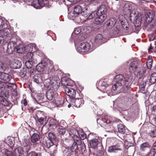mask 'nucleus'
Here are the masks:
<instances>
[{
	"label": "nucleus",
	"mask_w": 156,
	"mask_h": 156,
	"mask_svg": "<svg viewBox=\"0 0 156 156\" xmlns=\"http://www.w3.org/2000/svg\"><path fill=\"white\" fill-rule=\"evenodd\" d=\"M6 83L1 81L0 82V90H2L5 88Z\"/></svg>",
	"instance_id": "nucleus-51"
},
{
	"label": "nucleus",
	"mask_w": 156,
	"mask_h": 156,
	"mask_svg": "<svg viewBox=\"0 0 156 156\" xmlns=\"http://www.w3.org/2000/svg\"><path fill=\"white\" fill-rule=\"evenodd\" d=\"M132 9V6L130 4L128 3H126L123 7L124 12L127 15H130V17L133 18L134 20H137V17L135 12L133 13L131 12Z\"/></svg>",
	"instance_id": "nucleus-5"
},
{
	"label": "nucleus",
	"mask_w": 156,
	"mask_h": 156,
	"mask_svg": "<svg viewBox=\"0 0 156 156\" xmlns=\"http://www.w3.org/2000/svg\"><path fill=\"white\" fill-rule=\"evenodd\" d=\"M2 30V34L4 36H6L9 33L10 30L8 28L6 27H4Z\"/></svg>",
	"instance_id": "nucleus-40"
},
{
	"label": "nucleus",
	"mask_w": 156,
	"mask_h": 156,
	"mask_svg": "<svg viewBox=\"0 0 156 156\" xmlns=\"http://www.w3.org/2000/svg\"><path fill=\"white\" fill-rule=\"evenodd\" d=\"M107 26L109 27L110 28H111L112 27H111V25H110V23H109V21H108L107 22Z\"/></svg>",
	"instance_id": "nucleus-64"
},
{
	"label": "nucleus",
	"mask_w": 156,
	"mask_h": 156,
	"mask_svg": "<svg viewBox=\"0 0 156 156\" xmlns=\"http://www.w3.org/2000/svg\"><path fill=\"white\" fill-rule=\"evenodd\" d=\"M108 21L109 23L111 25V27H113L116 23L115 19L114 18H111Z\"/></svg>",
	"instance_id": "nucleus-45"
},
{
	"label": "nucleus",
	"mask_w": 156,
	"mask_h": 156,
	"mask_svg": "<svg viewBox=\"0 0 156 156\" xmlns=\"http://www.w3.org/2000/svg\"><path fill=\"white\" fill-rule=\"evenodd\" d=\"M140 62L138 60H135L131 62L129 64V71L132 72L135 71L140 65Z\"/></svg>",
	"instance_id": "nucleus-12"
},
{
	"label": "nucleus",
	"mask_w": 156,
	"mask_h": 156,
	"mask_svg": "<svg viewBox=\"0 0 156 156\" xmlns=\"http://www.w3.org/2000/svg\"><path fill=\"white\" fill-rule=\"evenodd\" d=\"M61 84L64 86H70L69 80L66 78H63L61 80Z\"/></svg>",
	"instance_id": "nucleus-34"
},
{
	"label": "nucleus",
	"mask_w": 156,
	"mask_h": 156,
	"mask_svg": "<svg viewBox=\"0 0 156 156\" xmlns=\"http://www.w3.org/2000/svg\"><path fill=\"white\" fill-rule=\"evenodd\" d=\"M101 141L100 139L98 136H96L95 138L90 140L89 144L90 147L93 149H97L98 143Z\"/></svg>",
	"instance_id": "nucleus-11"
},
{
	"label": "nucleus",
	"mask_w": 156,
	"mask_h": 156,
	"mask_svg": "<svg viewBox=\"0 0 156 156\" xmlns=\"http://www.w3.org/2000/svg\"><path fill=\"white\" fill-rule=\"evenodd\" d=\"M150 136L152 137H156V128L152 129L149 133Z\"/></svg>",
	"instance_id": "nucleus-44"
},
{
	"label": "nucleus",
	"mask_w": 156,
	"mask_h": 156,
	"mask_svg": "<svg viewBox=\"0 0 156 156\" xmlns=\"http://www.w3.org/2000/svg\"><path fill=\"white\" fill-rule=\"evenodd\" d=\"M103 126L106 130V131L109 132H112L114 131V129L113 127H111L110 124H108L107 123H104Z\"/></svg>",
	"instance_id": "nucleus-24"
},
{
	"label": "nucleus",
	"mask_w": 156,
	"mask_h": 156,
	"mask_svg": "<svg viewBox=\"0 0 156 156\" xmlns=\"http://www.w3.org/2000/svg\"><path fill=\"white\" fill-rule=\"evenodd\" d=\"M150 146L147 142H144L141 144L140 146V150L142 151H144L150 148Z\"/></svg>",
	"instance_id": "nucleus-23"
},
{
	"label": "nucleus",
	"mask_w": 156,
	"mask_h": 156,
	"mask_svg": "<svg viewBox=\"0 0 156 156\" xmlns=\"http://www.w3.org/2000/svg\"><path fill=\"white\" fill-rule=\"evenodd\" d=\"M155 153L151 150L149 154V156H154Z\"/></svg>",
	"instance_id": "nucleus-59"
},
{
	"label": "nucleus",
	"mask_w": 156,
	"mask_h": 156,
	"mask_svg": "<svg viewBox=\"0 0 156 156\" xmlns=\"http://www.w3.org/2000/svg\"><path fill=\"white\" fill-rule=\"evenodd\" d=\"M122 26L123 29L127 30L129 28V26L128 23L123 22L122 21L121 22Z\"/></svg>",
	"instance_id": "nucleus-47"
},
{
	"label": "nucleus",
	"mask_w": 156,
	"mask_h": 156,
	"mask_svg": "<svg viewBox=\"0 0 156 156\" xmlns=\"http://www.w3.org/2000/svg\"><path fill=\"white\" fill-rule=\"evenodd\" d=\"M150 82L151 84H154L156 82V73H154L150 76Z\"/></svg>",
	"instance_id": "nucleus-30"
},
{
	"label": "nucleus",
	"mask_w": 156,
	"mask_h": 156,
	"mask_svg": "<svg viewBox=\"0 0 156 156\" xmlns=\"http://www.w3.org/2000/svg\"><path fill=\"white\" fill-rule=\"evenodd\" d=\"M132 79L133 76L131 75H128L124 78L122 75L119 74L115 76V80L116 83H119L120 86H123V90L126 93L130 89Z\"/></svg>",
	"instance_id": "nucleus-1"
},
{
	"label": "nucleus",
	"mask_w": 156,
	"mask_h": 156,
	"mask_svg": "<svg viewBox=\"0 0 156 156\" xmlns=\"http://www.w3.org/2000/svg\"><path fill=\"white\" fill-rule=\"evenodd\" d=\"M92 42L96 46H99L105 42L103 35L101 34H98L96 35L92 39Z\"/></svg>",
	"instance_id": "nucleus-6"
},
{
	"label": "nucleus",
	"mask_w": 156,
	"mask_h": 156,
	"mask_svg": "<svg viewBox=\"0 0 156 156\" xmlns=\"http://www.w3.org/2000/svg\"><path fill=\"white\" fill-rule=\"evenodd\" d=\"M140 85L141 86V88H144L146 85V81L145 80H143L141 81L140 83Z\"/></svg>",
	"instance_id": "nucleus-50"
},
{
	"label": "nucleus",
	"mask_w": 156,
	"mask_h": 156,
	"mask_svg": "<svg viewBox=\"0 0 156 156\" xmlns=\"http://www.w3.org/2000/svg\"><path fill=\"white\" fill-rule=\"evenodd\" d=\"M54 67L52 65H48L46 67V69L48 70V72H50L51 71H52L53 70Z\"/></svg>",
	"instance_id": "nucleus-52"
},
{
	"label": "nucleus",
	"mask_w": 156,
	"mask_h": 156,
	"mask_svg": "<svg viewBox=\"0 0 156 156\" xmlns=\"http://www.w3.org/2000/svg\"><path fill=\"white\" fill-rule=\"evenodd\" d=\"M1 156H13V154L11 151L5 149L2 152Z\"/></svg>",
	"instance_id": "nucleus-28"
},
{
	"label": "nucleus",
	"mask_w": 156,
	"mask_h": 156,
	"mask_svg": "<svg viewBox=\"0 0 156 156\" xmlns=\"http://www.w3.org/2000/svg\"><path fill=\"white\" fill-rule=\"evenodd\" d=\"M4 101V98L1 94H0V102Z\"/></svg>",
	"instance_id": "nucleus-62"
},
{
	"label": "nucleus",
	"mask_w": 156,
	"mask_h": 156,
	"mask_svg": "<svg viewBox=\"0 0 156 156\" xmlns=\"http://www.w3.org/2000/svg\"><path fill=\"white\" fill-rule=\"evenodd\" d=\"M31 51L30 50H29L27 53V56L30 55V56L29 57V60L25 62V65L27 67L28 69L31 68L34 64V63H35L34 61L33 62V59L34 57L33 56V54L30 53Z\"/></svg>",
	"instance_id": "nucleus-10"
},
{
	"label": "nucleus",
	"mask_w": 156,
	"mask_h": 156,
	"mask_svg": "<svg viewBox=\"0 0 156 156\" xmlns=\"http://www.w3.org/2000/svg\"><path fill=\"white\" fill-rule=\"evenodd\" d=\"M155 16L154 12L152 11L147 13L146 17V20L148 22H151L154 19Z\"/></svg>",
	"instance_id": "nucleus-20"
},
{
	"label": "nucleus",
	"mask_w": 156,
	"mask_h": 156,
	"mask_svg": "<svg viewBox=\"0 0 156 156\" xmlns=\"http://www.w3.org/2000/svg\"><path fill=\"white\" fill-rule=\"evenodd\" d=\"M6 143L10 147H12L13 145V142L9 138H8L6 140Z\"/></svg>",
	"instance_id": "nucleus-46"
},
{
	"label": "nucleus",
	"mask_w": 156,
	"mask_h": 156,
	"mask_svg": "<svg viewBox=\"0 0 156 156\" xmlns=\"http://www.w3.org/2000/svg\"><path fill=\"white\" fill-rule=\"evenodd\" d=\"M11 76L5 73L0 72V79L6 82H10L12 79Z\"/></svg>",
	"instance_id": "nucleus-13"
},
{
	"label": "nucleus",
	"mask_w": 156,
	"mask_h": 156,
	"mask_svg": "<svg viewBox=\"0 0 156 156\" xmlns=\"http://www.w3.org/2000/svg\"><path fill=\"white\" fill-rule=\"evenodd\" d=\"M6 26L4 21L2 19H0V30H2L4 27Z\"/></svg>",
	"instance_id": "nucleus-42"
},
{
	"label": "nucleus",
	"mask_w": 156,
	"mask_h": 156,
	"mask_svg": "<svg viewBox=\"0 0 156 156\" xmlns=\"http://www.w3.org/2000/svg\"><path fill=\"white\" fill-rule=\"evenodd\" d=\"M47 66V63L45 61H43L37 65L36 67V69L38 72H42L46 69Z\"/></svg>",
	"instance_id": "nucleus-14"
},
{
	"label": "nucleus",
	"mask_w": 156,
	"mask_h": 156,
	"mask_svg": "<svg viewBox=\"0 0 156 156\" xmlns=\"http://www.w3.org/2000/svg\"><path fill=\"white\" fill-rule=\"evenodd\" d=\"M32 6L36 8H38L40 6H43L41 5V4L39 3L38 0H35L33 1L31 3Z\"/></svg>",
	"instance_id": "nucleus-31"
},
{
	"label": "nucleus",
	"mask_w": 156,
	"mask_h": 156,
	"mask_svg": "<svg viewBox=\"0 0 156 156\" xmlns=\"http://www.w3.org/2000/svg\"><path fill=\"white\" fill-rule=\"evenodd\" d=\"M50 80L51 83L54 85V86H58L59 84V79L57 76H51L50 77Z\"/></svg>",
	"instance_id": "nucleus-19"
},
{
	"label": "nucleus",
	"mask_w": 156,
	"mask_h": 156,
	"mask_svg": "<svg viewBox=\"0 0 156 156\" xmlns=\"http://www.w3.org/2000/svg\"><path fill=\"white\" fill-rule=\"evenodd\" d=\"M97 16V12L96 11L92 12L90 13L89 14L87 19L88 20H91L94 18L96 16Z\"/></svg>",
	"instance_id": "nucleus-36"
},
{
	"label": "nucleus",
	"mask_w": 156,
	"mask_h": 156,
	"mask_svg": "<svg viewBox=\"0 0 156 156\" xmlns=\"http://www.w3.org/2000/svg\"><path fill=\"white\" fill-rule=\"evenodd\" d=\"M121 150V149L120 148L119 146L114 145L109 147L108 151L110 153L116 152L117 151Z\"/></svg>",
	"instance_id": "nucleus-25"
},
{
	"label": "nucleus",
	"mask_w": 156,
	"mask_h": 156,
	"mask_svg": "<svg viewBox=\"0 0 156 156\" xmlns=\"http://www.w3.org/2000/svg\"><path fill=\"white\" fill-rule=\"evenodd\" d=\"M46 75L43 73L36 74L34 76V81L38 84H41L47 79L45 77Z\"/></svg>",
	"instance_id": "nucleus-7"
},
{
	"label": "nucleus",
	"mask_w": 156,
	"mask_h": 156,
	"mask_svg": "<svg viewBox=\"0 0 156 156\" xmlns=\"http://www.w3.org/2000/svg\"><path fill=\"white\" fill-rule=\"evenodd\" d=\"M108 84L106 81H103L101 83V89L105 90L106 88L108 87Z\"/></svg>",
	"instance_id": "nucleus-37"
},
{
	"label": "nucleus",
	"mask_w": 156,
	"mask_h": 156,
	"mask_svg": "<svg viewBox=\"0 0 156 156\" xmlns=\"http://www.w3.org/2000/svg\"><path fill=\"white\" fill-rule=\"evenodd\" d=\"M152 59L150 60V61L147 62V66L148 69H150L152 67Z\"/></svg>",
	"instance_id": "nucleus-55"
},
{
	"label": "nucleus",
	"mask_w": 156,
	"mask_h": 156,
	"mask_svg": "<svg viewBox=\"0 0 156 156\" xmlns=\"http://www.w3.org/2000/svg\"><path fill=\"white\" fill-rule=\"evenodd\" d=\"M118 131L119 133L124 134L126 132L125 127L122 124H120L118 126Z\"/></svg>",
	"instance_id": "nucleus-32"
},
{
	"label": "nucleus",
	"mask_w": 156,
	"mask_h": 156,
	"mask_svg": "<svg viewBox=\"0 0 156 156\" xmlns=\"http://www.w3.org/2000/svg\"><path fill=\"white\" fill-rule=\"evenodd\" d=\"M58 135L61 137L63 136L66 133L65 129L62 126L58 129Z\"/></svg>",
	"instance_id": "nucleus-35"
},
{
	"label": "nucleus",
	"mask_w": 156,
	"mask_h": 156,
	"mask_svg": "<svg viewBox=\"0 0 156 156\" xmlns=\"http://www.w3.org/2000/svg\"><path fill=\"white\" fill-rule=\"evenodd\" d=\"M16 85L14 83H6L5 88L12 90L13 89L14 87Z\"/></svg>",
	"instance_id": "nucleus-38"
},
{
	"label": "nucleus",
	"mask_w": 156,
	"mask_h": 156,
	"mask_svg": "<svg viewBox=\"0 0 156 156\" xmlns=\"http://www.w3.org/2000/svg\"><path fill=\"white\" fill-rule=\"evenodd\" d=\"M88 10H87V9H85L83 11V12H82V13H81V14L85 17H88Z\"/></svg>",
	"instance_id": "nucleus-54"
},
{
	"label": "nucleus",
	"mask_w": 156,
	"mask_h": 156,
	"mask_svg": "<svg viewBox=\"0 0 156 156\" xmlns=\"http://www.w3.org/2000/svg\"><path fill=\"white\" fill-rule=\"evenodd\" d=\"M26 72L24 70H21L20 72V75L22 77H23L25 76Z\"/></svg>",
	"instance_id": "nucleus-56"
},
{
	"label": "nucleus",
	"mask_w": 156,
	"mask_h": 156,
	"mask_svg": "<svg viewBox=\"0 0 156 156\" xmlns=\"http://www.w3.org/2000/svg\"><path fill=\"white\" fill-rule=\"evenodd\" d=\"M56 103L58 105H62L63 104V101L62 99L59 98L56 101Z\"/></svg>",
	"instance_id": "nucleus-53"
},
{
	"label": "nucleus",
	"mask_w": 156,
	"mask_h": 156,
	"mask_svg": "<svg viewBox=\"0 0 156 156\" xmlns=\"http://www.w3.org/2000/svg\"><path fill=\"white\" fill-rule=\"evenodd\" d=\"M97 15H107V7L104 5H101L97 12Z\"/></svg>",
	"instance_id": "nucleus-15"
},
{
	"label": "nucleus",
	"mask_w": 156,
	"mask_h": 156,
	"mask_svg": "<svg viewBox=\"0 0 156 156\" xmlns=\"http://www.w3.org/2000/svg\"><path fill=\"white\" fill-rule=\"evenodd\" d=\"M22 66V63L20 61L15 60L11 62L10 66L12 69H17L20 68Z\"/></svg>",
	"instance_id": "nucleus-16"
},
{
	"label": "nucleus",
	"mask_w": 156,
	"mask_h": 156,
	"mask_svg": "<svg viewBox=\"0 0 156 156\" xmlns=\"http://www.w3.org/2000/svg\"><path fill=\"white\" fill-rule=\"evenodd\" d=\"M98 16L95 19V23H102L106 18L107 15H97Z\"/></svg>",
	"instance_id": "nucleus-18"
},
{
	"label": "nucleus",
	"mask_w": 156,
	"mask_h": 156,
	"mask_svg": "<svg viewBox=\"0 0 156 156\" xmlns=\"http://www.w3.org/2000/svg\"><path fill=\"white\" fill-rule=\"evenodd\" d=\"M91 48L90 43L87 42H83L79 44L77 50L79 52L83 54L90 52Z\"/></svg>",
	"instance_id": "nucleus-3"
},
{
	"label": "nucleus",
	"mask_w": 156,
	"mask_h": 156,
	"mask_svg": "<svg viewBox=\"0 0 156 156\" xmlns=\"http://www.w3.org/2000/svg\"><path fill=\"white\" fill-rule=\"evenodd\" d=\"M16 42L14 41H10L8 44L6 52L11 54L14 52L21 53L23 52V49L20 46H16Z\"/></svg>",
	"instance_id": "nucleus-2"
},
{
	"label": "nucleus",
	"mask_w": 156,
	"mask_h": 156,
	"mask_svg": "<svg viewBox=\"0 0 156 156\" xmlns=\"http://www.w3.org/2000/svg\"><path fill=\"white\" fill-rule=\"evenodd\" d=\"M36 116L37 122H39L40 124H43L46 119L44 112L39 110L37 111L36 112Z\"/></svg>",
	"instance_id": "nucleus-8"
},
{
	"label": "nucleus",
	"mask_w": 156,
	"mask_h": 156,
	"mask_svg": "<svg viewBox=\"0 0 156 156\" xmlns=\"http://www.w3.org/2000/svg\"><path fill=\"white\" fill-rule=\"evenodd\" d=\"M23 145L24 147H25L27 151H29L30 149V142L29 140H25L23 143Z\"/></svg>",
	"instance_id": "nucleus-29"
},
{
	"label": "nucleus",
	"mask_w": 156,
	"mask_h": 156,
	"mask_svg": "<svg viewBox=\"0 0 156 156\" xmlns=\"http://www.w3.org/2000/svg\"><path fill=\"white\" fill-rule=\"evenodd\" d=\"M23 148L20 147L16 148L15 150L16 156H22L23 154Z\"/></svg>",
	"instance_id": "nucleus-26"
},
{
	"label": "nucleus",
	"mask_w": 156,
	"mask_h": 156,
	"mask_svg": "<svg viewBox=\"0 0 156 156\" xmlns=\"http://www.w3.org/2000/svg\"><path fill=\"white\" fill-rule=\"evenodd\" d=\"M125 144L127 148L133 145V143L130 142L129 143H128L127 142L125 143Z\"/></svg>",
	"instance_id": "nucleus-57"
},
{
	"label": "nucleus",
	"mask_w": 156,
	"mask_h": 156,
	"mask_svg": "<svg viewBox=\"0 0 156 156\" xmlns=\"http://www.w3.org/2000/svg\"><path fill=\"white\" fill-rule=\"evenodd\" d=\"M4 42V38L2 36H0V46H1L3 44Z\"/></svg>",
	"instance_id": "nucleus-58"
},
{
	"label": "nucleus",
	"mask_w": 156,
	"mask_h": 156,
	"mask_svg": "<svg viewBox=\"0 0 156 156\" xmlns=\"http://www.w3.org/2000/svg\"><path fill=\"white\" fill-rule=\"evenodd\" d=\"M39 3L41 4V5H43L44 4V2L47 0H38Z\"/></svg>",
	"instance_id": "nucleus-60"
},
{
	"label": "nucleus",
	"mask_w": 156,
	"mask_h": 156,
	"mask_svg": "<svg viewBox=\"0 0 156 156\" xmlns=\"http://www.w3.org/2000/svg\"><path fill=\"white\" fill-rule=\"evenodd\" d=\"M40 140V136L37 133H34L31 137V140L33 143L35 144Z\"/></svg>",
	"instance_id": "nucleus-21"
},
{
	"label": "nucleus",
	"mask_w": 156,
	"mask_h": 156,
	"mask_svg": "<svg viewBox=\"0 0 156 156\" xmlns=\"http://www.w3.org/2000/svg\"><path fill=\"white\" fill-rule=\"evenodd\" d=\"M122 86H120L119 84V83H116L112 87V89L114 90H117L118 88H119V87H122Z\"/></svg>",
	"instance_id": "nucleus-49"
},
{
	"label": "nucleus",
	"mask_w": 156,
	"mask_h": 156,
	"mask_svg": "<svg viewBox=\"0 0 156 156\" xmlns=\"http://www.w3.org/2000/svg\"><path fill=\"white\" fill-rule=\"evenodd\" d=\"M82 13V9L80 5H77L74 7L73 14L75 16L81 15Z\"/></svg>",
	"instance_id": "nucleus-22"
},
{
	"label": "nucleus",
	"mask_w": 156,
	"mask_h": 156,
	"mask_svg": "<svg viewBox=\"0 0 156 156\" xmlns=\"http://www.w3.org/2000/svg\"><path fill=\"white\" fill-rule=\"evenodd\" d=\"M7 68V65L5 63L0 62V71L5 70Z\"/></svg>",
	"instance_id": "nucleus-41"
},
{
	"label": "nucleus",
	"mask_w": 156,
	"mask_h": 156,
	"mask_svg": "<svg viewBox=\"0 0 156 156\" xmlns=\"http://www.w3.org/2000/svg\"><path fill=\"white\" fill-rule=\"evenodd\" d=\"M65 91L66 94L73 99L76 97L77 94L75 90L72 88L66 87L65 89Z\"/></svg>",
	"instance_id": "nucleus-9"
},
{
	"label": "nucleus",
	"mask_w": 156,
	"mask_h": 156,
	"mask_svg": "<svg viewBox=\"0 0 156 156\" xmlns=\"http://www.w3.org/2000/svg\"><path fill=\"white\" fill-rule=\"evenodd\" d=\"M81 31V30L80 27H77L75 28L73 31V33L75 34H79Z\"/></svg>",
	"instance_id": "nucleus-48"
},
{
	"label": "nucleus",
	"mask_w": 156,
	"mask_h": 156,
	"mask_svg": "<svg viewBox=\"0 0 156 156\" xmlns=\"http://www.w3.org/2000/svg\"><path fill=\"white\" fill-rule=\"evenodd\" d=\"M151 150L154 152L155 153H156V146H154V145H153V146L151 149Z\"/></svg>",
	"instance_id": "nucleus-61"
},
{
	"label": "nucleus",
	"mask_w": 156,
	"mask_h": 156,
	"mask_svg": "<svg viewBox=\"0 0 156 156\" xmlns=\"http://www.w3.org/2000/svg\"><path fill=\"white\" fill-rule=\"evenodd\" d=\"M54 96V93L52 90H50L47 91L46 93V97L49 100H52L53 99Z\"/></svg>",
	"instance_id": "nucleus-27"
},
{
	"label": "nucleus",
	"mask_w": 156,
	"mask_h": 156,
	"mask_svg": "<svg viewBox=\"0 0 156 156\" xmlns=\"http://www.w3.org/2000/svg\"><path fill=\"white\" fill-rule=\"evenodd\" d=\"M43 143V144L48 148H49L54 144L51 141V140L47 137L44 138Z\"/></svg>",
	"instance_id": "nucleus-17"
},
{
	"label": "nucleus",
	"mask_w": 156,
	"mask_h": 156,
	"mask_svg": "<svg viewBox=\"0 0 156 156\" xmlns=\"http://www.w3.org/2000/svg\"><path fill=\"white\" fill-rule=\"evenodd\" d=\"M83 98V95L81 92L77 93L76 97L75 98V99L73 100V105L77 108H79L84 103Z\"/></svg>",
	"instance_id": "nucleus-4"
},
{
	"label": "nucleus",
	"mask_w": 156,
	"mask_h": 156,
	"mask_svg": "<svg viewBox=\"0 0 156 156\" xmlns=\"http://www.w3.org/2000/svg\"><path fill=\"white\" fill-rule=\"evenodd\" d=\"M49 148L50 153L51 154H53L56 152L57 149V146L53 144Z\"/></svg>",
	"instance_id": "nucleus-39"
},
{
	"label": "nucleus",
	"mask_w": 156,
	"mask_h": 156,
	"mask_svg": "<svg viewBox=\"0 0 156 156\" xmlns=\"http://www.w3.org/2000/svg\"><path fill=\"white\" fill-rule=\"evenodd\" d=\"M145 72L146 70L145 69H142L138 72L137 74V77L139 79H141L144 76Z\"/></svg>",
	"instance_id": "nucleus-33"
},
{
	"label": "nucleus",
	"mask_w": 156,
	"mask_h": 156,
	"mask_svg": "<svg viewBox=\"0 0 156 156\" xmlns=\"http://www.w3.org/2000/svg\"><path fill=\"white\" fill-rule=\"evenodd\" d=\"M27 156H42V154L41 153H36L34 151H31Z\"/></svg>",
	"instance_id": "nucleus-43"
},
{
	"label": "nucleus",
	"mask_w": 156,
	"mask_h": 156,
	"mask_svg": "<svg viewBox=\"0 0 156 156\" xmlns=\"http://www.w3.org/2000/svg\"><path fill=\"white\" fill-rule=\"evenodd\" d=\"M152 110L154 112H155L156 111V105H154L152 108Z\"/></svg>",
	"instance_id": "nucleus-63"
}]
</instances>
